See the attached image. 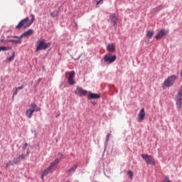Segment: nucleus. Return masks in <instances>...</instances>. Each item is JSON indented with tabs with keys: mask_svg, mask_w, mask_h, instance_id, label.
Listing matches in <instances>:
<instances>
[{
	"mask_svg": "<svg viewBox=\"0 0 182 182\" xmlns=\"http://www.w3.org/2000/svg\"><path fill=\"white\" fill-rule=\"evenodd\" d=\"M33 30L29 29L27 31L24 32L23 34H21L20 36H8L7 38H15L17 40H8L5 41V43H8L11 42V43H22V39L23 38H28V36H31L33 35Z\"/></svg>",
	"mask_w": 182,
	"mask_h": 182,
	"instance_id": "nucleus-1",
	"label": "nucleus"
},
{
	"mask_svg": "<svg viewBox=\"0 0 182 182\" xmlns=\"http://www.w3.org/2000/svg\"><path fill=\"white\" fill-rule=\"evenodd\" d=\"M31 19L29 20V17H26V18H23L21 20L18 24L16 26V29H21V28H24L26 29V28H29L31 25H32L35 21V15L31 14Z\"/></svg>",
	"mask_w": 182,
	"mask_h": 182,
	"instance_id": "nucleus-2",
	"label": "nucleus"
},
{
	"mask_svg": "<svg viewBox=\"0 0 182 182\" xmlns=\"http://www.w3.org/2000/svg\"><path fill=\"white\" fill-rule=\"evenodd\" d=\"M177 80V75H173L167 77L162 84V89H166V87H171L176 83Z\"/></svg>",
	"mask_w": 182,
	"mask_h": 182,
	"instance_id": "nucleus-3",
	"label": "nucleus"
},
{
	"mask_svg": "<svg viewBox=\"0 0 182 182\" xmlns=\"http://www.w3.org/2000/svg\"><path fill=\"white\" fill-rule=\"evenodd\" d=\"M50 45H52L51 43H45V39L39 40L37 42V48L36 49V52H39V50H46L48 48L50 47Z\"/></svg>",
	"mask_w": 182,
	"mask_h": 182,
	"instance_id": "nucleus-4",
	"label": "nucleus"
},
{
	"mask_svg": "<svg viewBox=\"0 0 182 182\" xmlns=\"http://www.w3.org/2000/svg\"><path fill=\"white\" fill-rule=\"evenodd\" d=\"M58 164H59V159H55V161H53L50 164V166L43 171L41 175V178H43V177H45L46 176H48L49 173H52V168H53V167H55V166Z\"/></svg>",
	"mask_w": 182,
	"mask_h": 182,
	"instance_id": "nucleus-5",
	"label": "nucleus"
},
{
	"mask_svg": "<svg viewBox=\"0 0 182 182\" xmlns=\"http://www.w3.org/2000/svg\"><path fill=\"white\" fill-rule=\"evenodd\" d=\"M175 100H176V108L178 109V110H181V109L182 108V87L178 90L176 96Z\"/></svg>",
	"mask_w": 182,
	"mask_h": 182,
	"instance_id": "nucleus-6",
	"label": "nucleus"
},
{
	"mask_svg": "<svg viewBox=\"0 0 182 182\" xmlns=\"http://www.w3.org/2000/svg\"><path fill=\"white\" fill-rule=\"evenodd\" d=\"M142 159L146 161V164H153V166H156V160L153 156L148 154H141Z\"/></svg>",
	"mask_w": 182,
	"mask_h": 182,
	"instance_id": "nucleus-7",
	"label": "nucleus"
},
{
	"mask_svg": "<svg viewBox=\"0 0 182 182\" xmlns=\"http://www.w3.org/2000/svg\"><path fill=\"white\" fill-rule=\"evenodd\" d=\"M117 59V57L116 55L111 56L110 54H107L104 57V61L110 65V63H113L114 60Z\"/></svg>",
	"mask_w": 182,
	"mask_h": 182,
	"instance_id": "nucleus-8",
	"label": "nucleus"
},
{
	"mask_svg": "<svg viewBox=\"0 0 182 182\" xmlns=\"http://www.w3.org/2000/svg\"><path fill=\"white\" fill-rule=\"evenodd\" d=\"M75 95H78V96H86L87 95V90H85L82 89V87L77 86L76 90H75Z\"/></svg>",
	"mask_w": 182,
	"mask_h": 182,
	"instance_id": "nucleus-9",
	"label": "nucleus"
},
{
	"mask_svg": "<svg viewBox=\"0 0 182 182\" xmlns=\"http://www.w3.org/2000/svg\"><path fill=\"white\" fill-rule=\"evenodd\" d=\"M145 117H146V111H144V108H142L138 114V122H143Z\"/></svg>",
	"mask_w": 182,
	"mask_h": 182,
	"instance_id": "nucleus-10",
	"label": "nucleus"
},
{
	"mask_svg": "<svg viewBox=\"0 0 182 182\" xmlns=\"http://www.w3.org/2000/svg\"><path fill=\"white\" fill-rule=\"evenodd\" d=\"M109 19L112 21V22H113L114 26L116 29L117 28V21H119V18L115 14H112L110 15Z\"/></svg>",
	"mask_w": 182,
	"mask_h": 182,
	"instance_id": "nucleus-11",
	"label": "nucleus"
},
{
	"mask_svg": "<svg viewBox=\"0 0 182 182\" xmlns=\"http://www.w3.org/2000/svg\"><path fill=\"white\" fill-rule=\"evenodd\" d=\"M75 70H72L69 73L68 83L69 85H73L75 83Z\"/></svg>",
	"mask_w": 182,
	"mask_h": 182,
	"instance_id": "nucleus-12",
	"label": "nucleus"
},
{
	"mask_svg": "<svg viewBox=\"0 0 182 182\" xmlns=\"http://www.w3.org/2000/svg\"><path fill=\"white\" fill-rule=\"evenodd\" d=\"M166 35H167V31L161 29L159 33L155 36V38L159 41V39H161L163 36H166Z\"/></svg>",
	"mask_w": 182,
	"mask_h": 182,
	"instance_id": "nucleus-13",
	"label": "nucleus"
},
{
	"mask_svg": "<svg viewBox=\"0 0 182 182\" xmlns=\"http://www.w3.org/2000/svg\"><path fill=\"white\" fill-rule=\"evenodd\" d=\"M87 97L89 100L91 99H100V95L95 94L92 92H88Z\"/></svg>",
	"mask_w": 182,
	"mask_h": 182,
	"instance_id": "nucleus-14",
	"label": "nucleus"
},
{
	"mask_svg": "<svg viewBox=\"0 0 182 182\" xmlns=\"http://www.w3.org/2000/svg\"><path fill=\"white\" fill-rule=\"evenodd\" d=\"M18 163H20V160H18V159L16 158L13 161H10L7 162L6 164V167H9V166H15V164H18Z\"/></svg>",
	"mask_w": 182,
	"mask_h": 182,
	"instance_id": "nucleus-15",
	"label": "nucleus"
},
{
	"mask_svg": "<svg viewBox=\"0 0 182 182\" xmlns=\"http://www.w3.org/2000/svg\"><path fill=\"white\" fill-rule=\"evenodd\" d=\"M34 112H35V109H28L26 110V116L28 117V119L32 118V116Z\"/></svg>",
	"mask_w": 182,
	"mask_h": 182,
	"instance_id": "nucleus-16",
	"label": "nucleus"
},
{
	"mask_svg": "<svg viewBox=\"0 0 182 182\" xmlns=\"http://www.w3.org/2000/svg\"><path fill=\"white\" fill-rule=\"evenodd\" d=\"M107 50L108 52H112V53L115 52L116 51V46L113 43L112 44H109L107 47Z\"/></svg>",
	"mask_w": 182,
	"mask_h": 182,
	"instance_id": "nucleus-17",
	"label": "nucleus"
},
{
	"mask_svg": "<svg viewBox=\"0 0 182 182\" xmlns=\"http://www.w3.org/2000/svg\"><path fill=\"white\" fill-rule=\"evenodd\" d=\"M153 35H154V31H151V30L146 31V36H147L149 39H151V38H153Z\"/></svg>",
	"mask_w": 182,
	"mask_h": 182,
	"instance_id": "nucleus-18",
	"label": "nucleus"
},
{
	"mask_svg": "<svg viewBox=\"0 0 182 182\" xmlns=\"http://www.w3.org/2000/svg\"><path fill=\"white\" fill-rule=\"evenodd\" d=\"M11 49H12L11 47L0 46V52L11 50Z\"/></svg>",
	"mask_w": 182,
	"mask_h": 182,
	"instance_id": "nucleus-19",
	"label": "nucleus"
},
{
	"mask_svg": "<svg viewBox=\"0 0 182 182\" xmlns=\"http://www.w3.org/2000/svg\"><path fill=\"white\" fill-rule=\"evenodd\" d=\"M76 168H77V165H74L68 170V173H75V171H76Z\"/></svg>",
	"mask_w": 182,
	"mask_h": 182,
	"instance_id": "nucleus-20",
	"label": "nucleus"
},
{
	"mask_svg": "<svg viewBox=\"0 0 182 182\" xmlns=\"http://www.w3.org/2000/svg\"><path fill=\"white\" fill-rule=\"evenodd\" d=\"M14 59H15V51L12 52V55L9 58H7V60H9V62H12V60H14Z\"/></svg>",
	"mask_w": 182,
	"mask_h": 182,
	"instance_id": "nucleus-21",
	"label": "nucleus"
},
{
	"mask_svg": "<svg viewBox=\"0 0 182 182\" xmlns=\"http://www.w3.org/2000/svg\"><path fill=\"white\" fill-rule=\"evenodd\" d=\"M25 157H26V156H25V154H21L20 156H18L17 160H25Z\"/></svg>",
	"mask_w": 182,
	"mask_h": 182,
	"instance_id": "nucleus-22",
	"label": "nucleus"
},
{
	"mask_svg": "<svg viewBox=\"0 0 182 182\" xmlns=\"http://www.w3.org/2000/svg\"><path fill=\"white\" fill-rule=\"evenodd\" d=\"M127 174L129 176L130 178H133V176H134L133 171H128Z\"/></svg>",
	"mask_w": 182,
	"mask_h": 182,
	"instance_id": "nucleus-23",
	"label": "nucleus"
},
{
	"mask_svg": "<svg viewBox=\"0 0 182 182\" xmlns=\"http://www.w3.org/2000/svg\"><path fill=\"white\" fill-rule=\"evenodd\" d=\"M156 11H160V9H163V6H159L154 9Z\"/></svg>",
	"mask_w": 182,
	"mask_h": 182,
	"instance_id": "nucleus-24",
	"label": "nucleus"
},
{
	"mask_svg": "<svg viewBox=\"0 0 182 182\" xmlns=\"http://www.w3.org/2000/svg\"><path fill=\"white\" fill-rule=\"evenodd\" d=\"M31 107L32 109H36V104H35V103H31Z\"/></svg>",
	"mask_w": 182,
	"mask_h": 182,
	"instance_id": "nucleus-25",
	"label": "nucleus"
},
{
	"mask_svg": "<svg viewBox=\"0 0 182 182\" xmlns=\"http://www.w3.org/2000/svg\"><path fill=\"white\" fill-rule=\"evenodd\" d=\"M33 110H35V112H39V111H41V107H35V109H33Z\"/></svg>",
	"mask_w": 182,
	"mask_h": 182,
	"instance_id": "nucleus-26",
	"label": "nucleus"
},
{
	"mask_svg": "<svg viewBox=\"0 0 182 182\" xmlns=\"http://www.w3.org/2000/svg\"><path fill=\"white\" fill-rule=\"evenodd\" d=\"M22 89H23V85L20 86V87H18L16 88V91L21 90H22Z\"/></svg>",
	"mask_w": 182,
	"mask_h": 182,
	"instance_id": "nucleus-27",
	"label": "nucleus"
},
{
	"mask_svg": "<svg viewBox=\"0 0 182 182\" xmlns=\"http://www.w3.org/2000/svg\"><path fill=\"white\" fill-rule=\"evenodd\" d=\"M50 16L52 17V18H55V16H56V15H55V14H53V13H50Z\"/></svg>",
	"mask_w": 182,
	"mask_h": 182,
	"instance_id": "nucleus-28",
	"label": "nucleus"
},
{
	"mask_svg": "<svg viewBox=\"0 0 182 182\" xmlns=\"http://www.w3.org/2000/svg\"><path fill=\"white\" fill-rule=\"evenodd\" d=\"M110 137V134H107V141H109V138Z\"/></svg>",
	"mask_w": 182,
	"mask_h": 182,
	"instance_id": "nucleus-29",
	"label": "nucleus"
},
{
	"mask_svg": "<svg viewBox=\"0 0 182 182\" xmlns=\"http://www.w3.org/2000/svg\"><path fill=\"white\" fill-rule=\"evenodd\" d=\"M101 2H103V0H100L97 2V5H99V4H101Z\"/></svg>",
	"mask_w": 182,
	"mask_h": 182,
	"instance_id": "nucleus-30",
	"label": "nucleus"
},
{
	"mask_svg": "<svg viewBox=\"0 0 182 182\" xmlns=\"http://www.w3.org/2000/svg\"><path fill=\"white\" fill-rule=\"evenodd\" d=\"M16 93H18V91H16V92H14V96H15V95H16Z\"/></svg>",
	"mask_w": 182,
	"mask_h": 182,
	"instance_id": "nucleus-31",
	"label": "nucleus"
},
{
	"mask_svg": "<svg viewBox=\"0 0 182 182\" xmlns=\"http://www.w3.org/2000/svg\"><path fill=\"white\" fill-rule=\"evenodd\" d=\"M24 147H28V143H26V144H24Z\"/></svg>",
	"mask_w": 182,
	"mask_h": 182,
	"instance_id": "nucleus-32",
	"label": "nucleus"
},
{
	"mask_svg": "<svg viewBox=\"0 0 182 182\" xmlns=\"http://www.w3.org/2000/svg\"><path fill=\"white\" fill-rule=\"evenodd\" d=\"M23 150H26V146H23Z\"/></svg>",
	"mask_w": 182,
	"mask_h": 182,
	"instance_id": "nucleus-33",
	"label": "nucleus"
},
{
	"mask_svg": "<svg viewBox=\"0 0 182 182\" xmlns=\"http://www.w3.org/2000/svg\"><path fill=\"white\" fill-rule=\"evenodd\" d=\"M28 154H29V149L27 150V155L26 156H28Z\"/></svg>",
	"mask_w": 182,
	"mask_h": 182,
	"instance_id": "nucleus-34",
	"label": "nucleus"
}]
</instances>
